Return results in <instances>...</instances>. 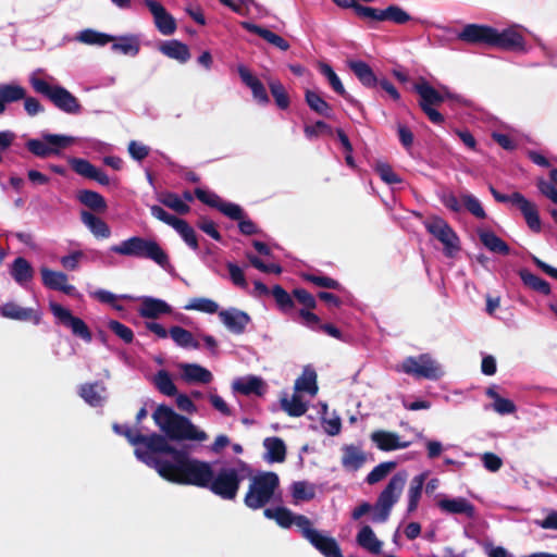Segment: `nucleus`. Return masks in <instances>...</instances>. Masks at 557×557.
Masks as SVG:
<instances>
[{
    "label": "nucleus",
    "mask_w": 557,
    "mask_h": 557,
    "mask_svg": "<svg viewBox=\"0 0 557 557\" xmlns=\"http://www.w3.org/2000/svg\"><path fill=\"white\" fill-rule=\"evenodd\" d=\"M150 459V468L157 470L164 480L181 484L207 488L213 467L210 462L193 458L186 450L176 449L168 438L165 447Z\"/></svg>",
    "instance_id": "nucleus-1"
},
{
    "label": "nucleus",
    "mask_w": 557,
    "mask_h": 557,
    "mask_svg": "<svg viewBox=\"0 0 557 557\" xmlns=\"http://www.w3.org/2000/svg\"><path fill=\"white\" fill-rule=\"evenodd\" d=\"M152 418L170 440L203 442L208 437L207 433L198 430L188 418L176 413L166 405H159Z\"/></svg>",
    "instance_id": "nucleus-2"
},
{
    "label": "nucleus",
    "mask_w": 557,
    "mask_h": 557,
    "mask_svg": "<svg viewBox=\"0 0 557 557\" xmlns=\"http://www.w3.org/2000/svg\"><path fill=\"white\" fill-rule=\"evenodd\" d=\"M250 472V467L244 461H239L238 467H222L216 472L213 469L207 490L224 500H234L240 483Z\"/></svg>",
    "instance_id": "nucleus-3"
},
{
    "label": "nucleus",
    "mask_w": 557,
    "mask_h": 557,
    "mask_svg": "<svg viewBox=\"0 0 557 557\" xmlns=\"http://www.w3.org/2000/svg\"><path fill=\"white\" fill-rule=\"evenodd\" d=\"M249 476V485L244 496V504L251 510H258L270 504L280 487V478L272 471L259 472Z\"/></svg>",
    "instance_id": "nucleus-4"
},
{
    "label": "nucleus",
    "mask_w": 557,
    "mask_h": 557,
    "mask_svg": "<svg viewBox=\"0 0 557 557\" xmlns=\"http://www.w3.org/2000/svg\"><path fill=\"white\" fill-rule=\"evenodd\" d=\"M110 250L121 256L152 260L164 269L170 265L169 255L154 239L133 236L111 246Z\"/></svg>",
    "instance_id": "nucleus-5"
},
{
    "label": "nucleus",
    "mask_w": 557,
    "mask_h": 557,
    "mask_svg": "<svg viewBox=\"0 0 557 557\" xmlns=\"http://www.w3.org/2000/svg\"><path fill=\"white\" fill-rule=\"evenodd\" d=\"M112 430L115 434L124 436L133 446H135V456L138 460L150 467V459H154L158 451L165 447V436L153 433L145 435L132 429L126 424L113 423Z\"/></svg>",
    "instance_id": "nucleus-6"
},
{
    "label": "nucleus",
    "mask_w": 557,
    "mask_h": 557,
    "mask_svg": "<svg viewBox=\"0 0 557 557\" xmlns=\"http://www.w3.org/2000/svg\"><path fill=\"white\" fill-rule=\"evenodd\" d=\"M413 91L419 95V107L428 116L429 121L435 125H442L445 122L444 115L436 109L446 99L459 101L458 96H453L449 91L440 92L429 82L421 78L412 86Z\"/></svg>",
    "instance_id": "nucleus-7"
},
{
    "label": "nucleus",
    "mask_w": 557,
    "mask_h": 557,
    "mask_svg": "<svg viewBox=\"0 0 557 557\" xmlns=\"http://www.w3.org/2000/svg\"><path fill=\"white\" fill-rule=\"evenodd\" d=\"M30 84L36 92L47 97L59 110L73 115L82 112L83 107L79 100L66 88L60 85H50L39 77H32Z\"/></svg>",
    "instance_id": "nucleus-8"
},
{
    "label": "nucleus",
    "mask_w": 557,
    "mask_h": 557,
    "mask_svg": "<svg viewBox=\"0 0 557 557\" xmlns=\"http://www.w3.org/2000/svg\"><path fill=\"white\" fill-rule=\"evenodd\" d=\"M42 139L32 138L25 143L26 149L35 157L46 159L60 156L61 151L74 143V138L62 134L42 133Z\"/></svg>",
    "instance_id": "nucleus-9"
},
{
    "label": "nucleus",
    "mask_w": 557,
    "mask_h": 557,
    "mask_svg": "<svg viewBox=\"0 0 557 557\" xmlns=\"http://www.w3.org/2000/svg\"><path fill=\"white\" fill-rule=\"evenodd\" d=\"M428 233L441 242L446 257H454L460 250V239L454 228L443 218L433 215L423 222Z\"/></svg>",
    "instance_id": "nucleus-10"
},
{
    "label": "nucleus",
    "mask_w": 557,
    "mask_h": 557,
    "mask_svg": "<svg viewBox=\"0 0 557 557\" xmlns=\"http://www.w3.org/2000/svg\"><path fill=\"white\" fill-rule=\"evenodd\" d=\"M400 370L416 379L438 380L444 375V371L438 362L431 355L421 354L418 357H407Z\"/></svg>",
    "instance_id": "nucleus-11"
},
{
    "label": "nucleus",
    "mask_w": 557,
    "mask_h": 557,
    "mask_svg": "<svg viewBox=\"0 0 557 557\" xmlns=\"http://www.w3.org/2000/svg\"><path fill=\"white\" fill-rule=\"evenodd\" d=\"M49 308L59 324L70 329L74 336L87 343L91 342L92 334L83 319L73 315L71 310L58 302H50Z\"/></svg>",
    "instance_id": "nucleus-12"
},
{
    "label": "nucleus",
    "mask_w": 557,
    "mask_h": 557,
    "mask_svg": "<svg viewBox=\"0 0 557 557\" xmlns=\"http://www.w3.org/2000/svg\"><path fill=\"white\" fill-rule=\"evenodd\" d=\"M494 27L483 24H467L457 35L458 40L472 45L492 48Z\"/></svg>",
    "instance_id": "nucleus-13"
},
{
    "label": "nucleus",
    "mask_w": 557,
    "mask_h": 557,
    "mask_svg": "<svg viewBox=\"0 0 557 557\" xmlns=\"http://www.w3.org/2000/svg\"><path fill=\"white\" fill-rule=\"evenodd\" d=\"M263 515L268 519L275 520V522L284 529H288L293 524L297 525L301 534L304 533V529L311 524L308 517L304 515H294L292 510L286 507L265 508L263 510Z\"/></svg>",
    "instance_id": "nucleus-14"
},
{
    "label": "nucleus",
    "mask_w": 557,
    "mask_h": 557,
    "mask_svg": "<svg viewBox=\"0 0 557 557\" xmlns=\"http://www.w3.org/2000/svg\"><path fill=\"white\" fill-rule=\"evenodd\" d=\"M302 537L324 557H339L341 547L336 540L321 534L318 530L312 528V523L304 529Z\"/></svg>",
    "instance_id": "nucleus-15"
},
{
    "label": "nucleus",
    "mask_w": 557,
    "mask_h": 557,
    "mask_svg": "<svg viewBox=\"0 0 557 557\" xmlns=\"http://www.w3.org/2000/svg\"><path fill=\"white\" fill-rule=\"evenodd\" d=\"M145 5L153 16L154 26L164 36L173 35L177 28L172 14L157 0H144Z\"/></svg>",
    "instance_id": "nucleus-16"
},
{
    "label": "nucleus",
    "mask_w": 557,
    "mask_h": 557,
    "mask_svg": "<svg viewBox=\"0 0 557 557\" xmlns=\"http://www.w3.org/2000/svg\"><path fill=\"white\" fill-rule=\"evenodd\" d=\"M67 162L76 174L95 181L102 186H108L110 184L109 176L87 159L71 157L69 158Z\"/></svg>",
    "instance_id": "nucleus-17"
},
{
    "label": "nucleus",
    "mask_w": 557,
    "mask_h": 557,
    "mask_svg": "<svg viewBox=\"0 0 557 557\" xmlns=\"http://www.w3.org/2000/svg\"><path fill=\"white\" fill-rule=\"evenodd\" d=\"M407 475L405 472L394 474L388 481L385 488L380 493L376 504L392 510L394 504L398 500L399 495L406 484Z\"/></svg>",
    "instance_id": "nucleus-18"
},
{
    "label": "nucleus",
    "mask_w": 557,
    "mask_h": 557,
    "mask_svg": "<svg viewBox=\"0 0 557 557\" xmlns=\"http://www.w3.org/2000/svg\"><path fill=\"white\" fill-rule=\"evenodd\" d=\"M237 72L242 82L250 88L253 100L260 106H268L270 103V97L264 84L245 65H239Z\"/></svg>",
    "instance_id": "nucleus-19"
},
{
    "label": "nucleus",
    "mask_w": 557,
    "mask_h": 557,
    "mask_svg": "<svg viewBox=\"0 0 557 557\" xmlns=\"http://www.w3.org/2000/svg\"><path fill=\"white\" fill-rule=\"evenodd\" d=\"M221 322L234 334H243L251 322L249 314L237 308H230L219 311Z\"/></svg>",
    "instance_id": "nucleus-20"
},
{
    "label": "nucleus",
    "mask_w": 557,
    "mask_h": 557,
    "mask_svg": "<svg viewBox=\"0 0 557 557\" xmlns=\"http://www.w3.org/2000/svg\"><path fill=\"white\" fill-rule=\"evenodd\" d=\"M524 38L519 32L512 28L498 32L494 28L492 48L515 51L522 50L524 48Z\"/></svg>",
    "instance_id": "nucleus-21"
},
{
    "label": "nucleus",
    "mask_w": 557,
    "mask_h": 557,
    "mask_svg": "<svg viewBox=\"0 0 557 557\" xmlns=\"http://www.w3.org/2000/svg\"><path fill=\"white\" fill-rule=\"evenodd\" d=\"M42 284L52 290H59L66 295H73L75 287L69 284L67 275L60 271H53L48 268L40 269Z\"/></svg>",
    "instance_id": "nucleus-22"
},
{
    "label": "nucleus",
    "mask_w": 557,
    "mask_h": 557,
    "mask_svg": "<svg viewBox=\"0 0 557 557\" xmlns=\"http://www.w3.org/2000/svg\"><path fill=\"white\" fill-rule=\"evenodd\" d=\"M0 314L3 318L16 321H32L34 324H39L41 317L40 313L33 308H23L15 302H5L0 306Z\"/></svg>",
    "instance_id": "nucleus-23"
},
{
    "label": "nucleus",
    "mask_w": 557,
    "mask_h": 557,
    "mask_svg": "<svg viewBox=\"0 0 557 557\" xmlns=\"http://www.w3.org/2000/svg\"><path fill=\"white\" fill-rule=\"evenodd\" d=\"M107 388L101 381L84 383L79 386L78 395L91 407H102L107 400Z\"/></svg>",
    "instance_id": "nucleus-24"
},
{
    "label": "nucleus",
    "mask_w": 557,
    "mask_h": 557,
    "mask_svg": "<svg viewBox=\"0 0 557 557\" xmlns=\"http://www.w3.org/2000/svg\"><path fill=\"white\" fill-rule=\"evenodd\" d=\"M370 437L376 447L383 451L407 448L410 445V442H401L397 433L384 430L372 432Z\"/></svg>",
    "instance_id": "nucleus-25"
},
{
    "label": "nucleus",
    "mask_w": 557,
    "mask_h": 557,
    "mask_svg": "<svg viewBox=\"0 0 557 557\" xmlns=\"http://www.w3.org/2000/svg\"><path fill=\"white\" fill-rule=\"evenodd\" d=\"M438 508L450 515H465L467 518L472 519L475 516L474 506L463 497L444 498L438 500Z\"/></svg>",
    "instance_id": "nucleus-26"
},
{
    "label": "nucleus",
    "mask_w": 557,
    "mask_h": 557,
    "mask_svg": "<svg viewBox=\"0 0 557 557\" xmlns=\"http://www.w3.org/2000/svg\"><path fill=\"white\" fill-rule=\"evenodd\" d=\"M240 25L244 29L248 30L249 33L258 35L267 42L271 44L272 46L278 48L282 51H287L290 47L286 39H284L282 36L273 33L268 28H264L251 22H242Z\"/></svg>",
    "instance_id": "nucleus-27"
},
{
    "label": "nucleus",
    "mask_w": 557,
    "mask_h": 557,
    "mask_svg": "<svg viewBox=\"0 0 557 557\" xmlns=\"http://www.w3.org/2000/svg\"><path fill=\"white\" fill-rule=\"evenodd\" d=\"M138 312L141 318L158 319L162 314L171 313L172 308L162 299L144 297Z\"/></svg>",
    "instance_id": "nucleus-28"
},
{
    "label": "nucleus",
    "mask_w": 557,
    "mask_h": 557,
    "mask_svg": "<svg viewBox=\"0 0 557 557\" xmlns=\"http://www.w3.org/2000/svg\"><path fill=\"white\" fill-rule=\"evenodd\" d=\"M516 199L519 201L517 208L522 213L528 227L534 233H540L542 230V223L536 205L524 196H517Z\"/></svg>",
    "instance_id": "nucleus-29"
},
{
    "label": "nucleus",
    "mask_w": 557,
    "mask_h": 557,
    "mask_svg": "<svg viewBox=\"0 0 557 557\" xmlns=\"http://www.w3.org/2000/svg\"><path fill=\"white\" fill-rule=\"evenodd\" d=\"M181 369L182 377L187 383L208 384L213 379L212 373L208 369L197 363H183Z\"/></svg>",
    "instance_id": "nucleus-30"
},
{
    "label": "nucleus",
    "mask_w": 557,
    "mask_h": 557,
    "mask_svg": "<svg viewBox=\"0 0 557 557\" xmlns=\"http://www.w3.org/2000/svg\"><path fill=\"white\" fill-rule=\"evenodd\" d=\"M348 66L364 87L374 88L377 86L379 78L367 62L361 60L349 61Z\"/></svg>",
    "instance_id": "nucleus-31"
},
{
    "label": "nucleus",
    "mask_w": 557,
    "mask_h": 557,
    "mask_svg": "<svg viewBox=\"0 0 557 557\" xmlns=\"http://www.w3.org/2000/svg\"><path fill=\"white\" fill-rule=\"evenodd\" d=\"M233 389L245 396H262L265 392V384L261 377L248 376L247 379L236 380L233 383Z\"/></svg>",
    "instance_id": "nucleus-32"
},
{
    "label": "nucleus",
    "mask_w": 557,
    "mask_h": 557,
    "mask_svg": "<svg viewBox=\"0 0 557 557\" xmlns=\"http://www.w3.org/2000/svg\"><path fill=\"white\" fill-rule=\"evenodd\" d=\"M82 222L88 227L92 235L97 238H109L111 236V230L106 221L96 214L83 210L81 212Z\"/></svg>",
    "instance_id": "nucleus-33"
},
{
    "label": "nucleus",
    "mask_w": 557,
    "mask_h": 557,
    "mask_svg": "<svg viewBox=\"0 0 557 557\" xmlns=\"http://www.w3.org/2000/svg\"><path fill=\"white\" fill-rule=\"evenodd\" d=\"M76 198L82 205L97 213H104L108 209L104 197L95 190L81 189L77 191Z\"/></svg>",
    "instance_id": "nucleus-34"
},
{
    "label": "nucleus",
    "mask_w": 557,
    "mask_h": 557,
    "mask_svg": "<svg viewBox=\"0 0 557 557\" xmlns=\"http://www.w3.org/2000/svg\"><path fill=\"white\" fill-rule=\"evenodd\" d=\"M478 235L482 245L492 252L507 256L510 253L508 244L492 231L479 230Z\"/></svg>",
    "instance_id": "nucleus-35"
},
{
    "label": "nucleus",
    "mask_w": 557,
    "mask_h": 557,
    "mask_svg": "<svg viewBox=\"0 0 557 557\" xmlns=\"http://www.w3.org/2000/svg\"><path fill=\"white\" fill-rule=\"evenodd\" d=\"M367 460L366 454L355 445L343 447L342 466L349 471H357Z\"/></svg>",
    "instance_id": "nucleus-36"
},
{
    "label": "nucleus",
    "mask_w": 557,
    "mask_h": 557,
    "mask_svg": "<svg viewBox=\"0 0 557 557\" xmlns=\"http://www.w3.org/2000/svg\"><path fill=\"white\" fill-rule=\"evenodd\" d=\"M160 51L168 58L174 59L180 63H186L190 59L188 46L176 39L164 41L160 46Z\"/></svg>",
    "instance_id": "nucleus-37"
},
{
    "label": "nucleus",
    "mask_w": 557,
    "mask_h": 557,
    "mask_svg": "<svg viewBox=\"0 0 557 557\" xmlns=\"http://www.w3.org/2000/svg\"><path fill=\"white\" fill-rule=\"evenodd\" d=\"M263 446L267 450L264 459L268 462H284L286 459V445L280 437H267L263 441Z\"/></svg>",
    "instance_id": "nucleus-38"
},
{
    "label": "nucleus",
    "mask_w": 557,
    "mask_h": 557,
    "mask_svg": "<svg viewBox=\"0 0 557 557\" xmlns=\"http://www.w3.org/2000/svg\"><path fill=\"white\" fill-rule=\"evenodd\" d=\"M26 90L17 84H0V114L4 113L7 104L25 98Z\"/></svg>",
    "instance_id": "nucleus-39"
},
{
    "label": "nucleus",
    "mask_w": 557,
    "mask_h": 557,
    "mask_svg": "<svg viewBox=\"0 0 557 557\" xmlns=\"http://www.w3.org/2000/svg\"><path fill=\"white\" fill-rule=\"evenodd\" d=\"M10 273L18 285L25 286L33 280L34 269L25 258L17 257L12 263Z\"/></svg>",
    "instance_id": "nucleus-40"
},
{
    "label": "nucleus",
    "mask_w": 557,
    "mask_h": 557,
    "mask_svg": "<svg viewBox=\"0 0 557 557\" xmlns=\"http://www.w3.org/2000/svg\"><path fill=\"white\" fill-rule=\"evenodd\" d=\"M356 541L359 546L371 554L379 555L382 552V542L377 540L369 525H363L357 534Z\"/></svg>",
    "instance_id": "nucleus-41"
},
{
    "label": "nucleus",
    "mask_w": 557,
    "mask_h": 557,
    "mask_svg": "<svg viewBox=\"0 0 557 557\" xmlns=\"http://www.w3.org/2000/svg\"><path fill=\"white\" fill-rule=\"evenodd\" d=\"M305 101L317 114L331 119L333 115V109L329 102H326L317 91L307 89L305 91Z\"/></svg>",
    "instance_id": "nucleus-42"
},
{
    "label": "nucleus",
    "mask_w": 557,
    "mask_h": 557,
    "mask_svg": "<svg viewBox=\"0 0 557 557\" xmlns=\"http://www.w3.org/2000/svg\"><path fill=\"white\" fill-rule=\"evenodd\" d=\"M320 73L326 77L329 81V84L331 85L332 89L342 96L345 100L352 102L351 96L346 91L344 85L342 84V81L337 76V74L334 72L332 66L325 62H320L319 65Z\"/></svg>",
    "instance_id": "nucleus-43"
},
{
    "label": "nucleus",
    "mask_w": 557,
    "mask_h": 557,
    "mask_svg": "<svg viewBox=\"0 0 557 557\" xmlns=\"http://www.w3.org/2000/svg\"><path fill=\"white\" fill-rule=\"evenodd\" d=\"M267 83L276 107L280 110H287L290 106V98L282 82L270 77Z\"/></svg>",
    "instance_id": "nucleus-44"
},
{
    "label": "nucleus",
    "mask_w": 557,
    "mask_h": 557,
    "mask_svg": "<svg viewBox=\"0 0 557 557\" xmlns=\"http://www.w3.org/2000/svg\"><path fill=\"white\" fill-rule=\"evenodd\" d=\"M518 274L527 287L545 296L550 294L552 289L549 283L542 277L531 273L528 269H521Z\"/></svg>",
    "instance_id": "nucleus-45"
},
{
    "label": "nucleus",
    "mask_w": 557,
    "mask_h": 557,
    "mask_svg": "<svg viewBox=\"0 0 557 557\" xmlns=\"http://www.w3.org/2000/svg\"><path fill=\"white\" fill-rule=\"evenodd\" d=\"M171 338L175 344L183 348H199V342L195 339L193 333L182 326L174 325L169 330Z\"/></svg>",
    "instance_id": "nucleus-46"
},
{
    "label": "nucleus",
    "mask_w": 557,
    "mask_h": 557,
    "mask_svg": "<svg viewBox=\"0 0 557 557\" xmlns=\"http://www.w3.org/2000/svg\"><path fill=\"white\" fill-rule=\"evenodd\" d=\"M158 200L165 207L172 209L181 215H185L190 211V207L182 200V198L172 191L161 193Z\"/></svg>",
    "instance_id": "nucleus-47"
},
{
    "label": "nucleus",
    "mask_w": 557,
    "mask_h": 557,
    "mask_svg": "<svg viewBox=\"0 0 557 557\" xmlns=\"http://www.w3.org/2000/svg\"><path fill=\"white\" fill-rule=\"evenodd\" d=\"M281 407L289 417H301L308 410V405L296 393L290 399L286 396L281 398Z\"/></svg>",
    "instance_id": "nucleus-48"
},
{
    "label": "nucleus",
    "mask_w": 557,
    "mask_h": 557,
    "mask_svg": "<svg viewBox=\"0 0 557 557\" xmlns=\"http://www.w3.org/2000/svg\"><path fill=\"white\" fill-rule=\"evenodd\" d=\"M296 392H307L314 396L318 393L317 373L314 370L305 369L301 376L295 382Z\"/></svg>",
    "instance_id": "nucleus-49"
},
{
    "label": "nucleus",
    "mask_w": 557,
    "mask_h": 557,
    "mask_svg": "<svg viewBox=\"0 0 557 557\" xmlns=\"http://www.w3.org/2000/svg\"><path fill=\"white\" fill-rule=\"evenodd\" d=\"M301 278L307 282L311 283L318 287L327 288V289H335V290H342L343 285L335 278L318 274V273H302Z\"/></svg>",
    "instance_id": "nucleus-50"
},
{
    "label": "nucleus",
    "mask_w": 557,
    "mask_h": 557,
    "mask_svg": "<svg viewBox=\"0 0 557 557\" xmlns=\"http://www.w3.org/2000/svg\"><path fill=\"white\" fill-rule=\"evenodd\" d=\"M383 22L388 21L396 25H404L413 20V17L403 8L396 4H391L383 9Z\"/></svg>",
    "instance_id": "nucleus-51"
},
{
    "label": "nucleus",
    "mask_w": 557,
    "mask_h": 557,
    "mask_svg": "<svg viewBox=\"0 0 557 557\" xmlns=\"http://www.w3.org/2000/svg\"><path fill=\"white\" fill-rule=\"evenodd\" d=\"M77 38L86 45L95 46H106L107 44L114 41L113 36L90 28L82 30Z\"/></svg>",
    "instance_id": "nucleus-52"
},
{
    "label": "nucleus",
    "mask_w": 557,
    "mask_h": 557,
    "mask_svg": "<svg viewBox=\"0 0 557 557\" xmlns=\"http://www.w3.org/2000/svg\"><path fill=\"white\" fill-rule=\"evenodd\" d=\"M424 483V474L417 475L412 479L408 491V507L407 511L413 512L418 508V504L422 494Z\"/></svg>",
    "instance_id": "nucleus-53"
},
{
    "label": "nucleus",
    "mask_w": 557,
    "mask_h": 557,
    "mask_svg": "<svg viewBox=\"0 0 557 557\" xmlns=\"http://www.w3.org/2000/svg\"><path fill=\"white\" fill-rule=\"evenodd\" d=\"M292 496L295 503L309 502L315 497V486L306 481H297L292 485Z\"/></svg>",
    "instance_id": "nucleus-54"
},
{
    "label": "nucleus",
    "mask_w": 557,
    "mask_h": 557,
    "mask_svg": "<svg viewBox=\"0 0 557 557\" xmlns=\"http://www.w3.org/2000/svg\"><path fill=\"white\" fill-rule=\"evenodd\" d=\"M154 385L158 391L165 396H175L177 394L176 385L166 370L157 372L154 375Z\"/></svg>",
    "instance_id": "nucleus-55"
},
{
    "label": "nucleus",
    "mask_w": 557,
    "mask_h": 557,
    "mask_svg": "<svg viewBox=\"0 0 557 557\" xmlns=\"http://www.w3.org/2000/svg\"><path fill=\"white\" fill-rule=\"evenodd\" d=\"M173 228L181 235L186 245H188L193 250L199 249L197 234L185 220L180 219Z\"/></svg>",
    "instance_id": "nucleus-56"
},
{
    "label": "nucleus",
    "mask_w": 557,
    "mask_h": 557,
    "mask_svg": "<svg viewBox=\"0 0 557 557\" xmlns=\"http://www.w3.org/2000/svg\"><path fill=\"white\" fill-rule=\"evenodd\" d=\"M395 461H385L375 466L367 475L366 481L368 484H375L387 476V474L396 468Z\"/></svg>",
    "instance_id": "nucleus-57"
},
{
    "label": "nucleus",
    "mask_w": 557,
    "mask_h": 557,
    "mask_svg": "<svg viewBox=\"0 0 557 557\" xmlns=\"http://www.w3.org/2000/svg\"><path fill=\"white\" fill-rule=\"evenodd\" d=\"M185 310H195L206 313H215L219 310V305L212 299L205 297H196L190 300V302L184 306Z\"/></svg>",
    "instance_id": "nucleus-58"
},
{
    "label": "nucleus",
    "mask_w": 557,
    "mask_h": 557,
    "mask_svg": "<svg viewBox=\"0 0 557 557\" xmlns=\"http://www.w3.org/2000/svg\"><path fill=\"white\" fill-rule=\"evenodd\" d=\"M374 171L380 178L388 185L400 184L403 182L400 176L396 174L393 168L386 162H377L374 166Z\"/></svg>",
    "instance_id": "nucleus-59"
},
{
    "label": "nucleus",
    "mask_w": 557,
    "mask_h": 557,
    "mask_svg": "<svg viewBox=\"0 0 557 557\" xmlns=\"http://www.w3.org/2000/svg\"><path fill=\"white\" fill-rule=\"evenodd\" d=\"M352 10L360 18L368 20L370 22H383V9L366 7L356 2Z\"/></svg>",
    "instance_id": "nucleus-60"
},
{
    "label": "nucleus",
    "mask_w": 557,
    "mask_h": 557,
    "mask_svg": "<svg viewBox=\"0 0 557 557\" xmlns=\"http://www.w3.org/2000/svg\"><path fill=\"white\" fill-rule=\"evenodd\" d=\"M271 294L282 311H287L294 308L295 302L292 295L288 294L281 285H274L271 289Z\"/></svg>",
    "instance_id": "nucleus-61"
},
{
    "label": "nucleus",
    "mask_w": 557,
    "mask_h": 557,
    "mask_svg": "<svg viewBox=\"0 0 557 557\" xmlns=\"http://www.w3.org/2000/svg\"><path fill=\"white\" fill-rule=\"evenodd\" d=\"M112 50L121 51L124 54L136 55L139 52V44L134 37H121L112 45Z\"/></svg>",
    "instance_id": "nucleus-62"
},
{
    "label": "nucleus",
    "mask_w": 557,
    "mask_h": 557,
    "mask_svg": "<svg viewBox=\"0 0 557 557\" xmlns=\"http://www.w3.org/2000/svg\"><path fill=\"white\" fill-rule=\"evenodd\" d=\"M108 327L111 332H113L116 336H119L126 344H131L134 339V332L131 327L121 323L116 320H111L108 323Z\"/></svg>",
    "instance_id": "nucleus-63"
},
{
    "label": "nucleus",
    "mask_w": 557,
    "mask_h": 557,
    "mask_svg": "<svg viewBox=\"0 0 557 557\" xmlns=\"http://www.w3.org/2000/svg\"><path fill=\"white\" fill-rule=\"evenodd\" d=\"M461 198H462L465 208L471 214H473L478 219L486 218V213H485L481 202L473 195L467 194V195H463Z\"/></svg>",
    "instance_id": "nucleus-64"
}]
</instances>
